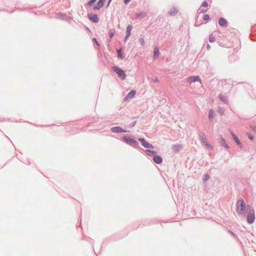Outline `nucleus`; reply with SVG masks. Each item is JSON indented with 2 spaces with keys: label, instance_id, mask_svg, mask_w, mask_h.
I'll list each match as a JSON object with an SVG mask.
<instances>
[{
  "label": "nucleus",
  "instance_id": "14",
  "mask_svg": "<svg viewBox=\"0 0 256 256\" xmlns=\"http://www.w3.org/2000/svg\"><path fill=\"white\" fill-rule=\"evenodd\" d=\"M144 152L149 156H152L154 158V156L157 154V152L154 150H151L150 149H146L144 150Z\"/></svg>",
  "mask_w": 256,
  "mask_h": 256
},
{
  "label": "nucleus",
  "instance_id": "9",
  "mask_svg": "<svg viewBox=\"0 0 256 256\" xmlns=\"http://www.w3.org/2000/svg\"><path fill=\"white\" fill-rule=\"evenodd\" d=\"M128 130H126L120 126H113V133H122V132H127Z\"/></svg>",
  "mask_w": 256,
  "mask_h": 256
},
{
  "label": "nucleus",
  "instance_id": "53",
  "mask_svg": "<svg viewBox=\"0 0 256 256\" xmlns=\"http://www.w3.org/2000/svg\"><path fill=\"white\" fill-rule=\"evenodd\" d=\"M110 0H109V3L110 2Z\"/></svg>",
  "mask_w": 256,
  "mask_h": 256
},
{
  "label": "nucleus",
  "instance_id": "30",
  "mask_svg": "<svg viewBox=\"0 0 256 256\" xmlns=\"http://www.w3.org/2000/svg\"><path fill=\"white\" fill-rule=\"evenodd\" d=\"M216 38L213 36L212 34H211L209 36V41L210 42H215Z\"/></svg>",
  "mask_w": 256,
  "mask_h": 256
},
{
  "label": "nucleus",
  "instance_id": "50",
  "mask_svg": "<svg viewBox=\"0 0 256 256\" xmlns=\"http://www.w3.org/2000/svg\"><path fill=\"white\" fill-rule=\"evenodd\" d=\"M106 0H99L100 2H102L103 4H104V2Z\"/></svg>",
  "mask_w": 256,
  "mask_h": 256
},
{
  "label": "nucleus",
  "instance_id": "20",
  "mask_svg": "<svg viewBox=\"0 0 256 256\" xmlns=\"http://www.w3.org/2000/svg\"><path fill=\"white\" fill-rule=\"evenodd\" d=\"M199 136L202 143H204L206 140V137L204 132H200L199 134Z\"/></svg>",
  "mask_w": 256,
  "mask_h": 256
},
{
  "label": "nucleus",
  "instance_id": "47",
  "mask_svg": "<svg viewBox=\"0 0 256 256\" xmlns=\"http://www.w3.org/2000/svg\"><path fill=\"white\" fill-rule=\"evenodd\" d=\"M201 25V24H198V23H197V22H196V24H195V26H199Z\"/></svg>",
  "mask_w": 256,
  "mask_h": 256
},
{
  "label": "nucleus",
  "instance_id": "36",
  "mask_svg": "<svg viewBox=\"0 0 256 256\" xmlns=\"http://www.w3.org/2000/svg\"><path fill=\"white\" fill-rule=\"evenodd\" d=\"M256 30V24L254 26H251V32H253Z\"/></svg>",
  "mask_w": 256,
  "mask_h": 256
},
{
  "label": "nucleus",
  "instance_id": "42",
  "mask_svg": "<svg viewBox=\"0 0 256 256\" xmlns=\"http://www.w3.org/2000/svg\"><path fill=\"white\" fill-rule=\"evenodd\" d=\"M250 40H251L252 41H256V39H254V38H253V36H252V34H250Z\"/></svg>",
  "mask_w": 256,
  "mask_h": 256
},
{
  "label": "nucleus",
  "instance_id": "3",
  "mask_svg": "<svg viewBox=\"0 0 256 256\" xmlns=\"http://www.w3.org/2000/svg\"><path fill=\"white\" fill-rule=\"evenodd\" d=\"M248 211L246 213L244 214L246 216V222L249 224H253L254 222L256 216H255V212L254 208L250 206H248Z\"/></svg>",
  "mask_w": 256,
  "mask_h": 256
},
{
  "label": "nucleus",
  "instance_id": "51",
  "mask_svg": "<svg viewBox=\"0 0 256 256\" xmlns=\"http://www.w3.org/2000/svg\"><path fill=\"white\" fill-rule=\"evenodd\" d=\"M109 35L110 38H112V33H110Z\"/></svg>",
  "mask_w": 256,
  "mask_h": 256
},
{
  "label": "nucleus",
  "instance_id": "24",
  "mask_svg": "<svg viewBox=\"0 0 256 256\" xmlns=\"http://www.w3.org/2000/svg\"><path fill=\"white\" fill-rule=\"evenodd\" d=\"M132 29V26L131 24L128 25L126 27V34H132L131 32Z\"/></svg>",
  "mask_w": 256,
  "mask_h": 256
},
{
  "label": "nucleus",
  "instance_id": "2",
  "mask_svg": "<svg viewBox=\"0 0 256 256\" xmlns=\"http://www.w3.org/2000/svg\"><path fill=\"white\" fill-rule=\"evenodd\" d=\"M248 206L250 204H246L244 199L240 198L236 202V210L238 214H243L248 211Z\"/></svg>",
  "mask_w": 256,
  "mask_h": 256
},
{
  "label": "nucleus",
  "instance_id": "41",
  "mask_svg": "<svg viewBox=\"0 0 256 256\" xmlns=\"http://www.w3.org/2000/svg\"><path fill=\"white\" fill-rule=\"evenodd\" d=\"M131 0H124V2L125 4L127 5Z\"/></svg>",
  "mask_w": 256,
  "mask_h": 256
},
{
  "label": "nucleus",
  "instance_id": "45",
  "mask_svg": "<svg viewBox=\"0 0 256 256\" xmlns=\"http://www.w3.org/2000/svg\"><path fill=\"white\" fill-rule=\"evenodd\" d=\"M239 118H240V119H242V120H248V118H244V116H239Z\"/></svg>",
  "mask_w": 256,
  "mask_h": 256
},
{
  "label": "nucleus",
  "instance_id": "13",
  "mask_svg": "<svg viewBox=\"0 0 256 256\" xmlns=\"http://www.w3.org/2000/svg\"><path fill=\"white\" fill-rule=\"evenodd\" d=\"M160 49L158 46H156L154 49L153 58L154 59L157 58L160 56Z\"/></svg>",
  "mask_w": 256,
  "mask_h": 256
},
{
  "label": "nucleus",
  "instance_id": "35",
  "mask_svg": "<svg viewBox=\"0 0 256 256\" xmlns=\"http://www.w3.org/2000/svg\"><path fill=\"white\" fill-rule=\"evenodd\" d=\"M96 0H90L88 3V6H92V4L96 2Z\"/></svg>",
  "mask_w": 256,
  "mask_h": 256
},
{
  "label": "nucleus",
  "instance_id": "26",
  "mask_svg": "<svg viewBox=\"0 0 256 256\" xmlns=\"http://www.w3.org/2000/svg\"><path fill=\"white\" fill-rule=\"evenodd\" d=\"M218 112L220 114V116H222L224 113V108L218 106L217 110Z\"/></svg>",
  "mask_w": 256,
  "mask_h": 256
},
{
  "label": "nucleus",
  "instance_id": "10",
  "mask_svg": "<svg viewBox=\"0 0 256 256\" xmlns=\"http://www.w3.org/2000/svg\"><path fill=\"white\" fill-rule=\"evenodd\" d=\"M178 10L174 6L168 11V14L170 16H174L178 14Z\"/></svg>",
  "mask_w": 256,
  "mask_h": 256
},
{
  "label": "nucleus",
  "instance_id": "25",
  "mask_svg": "<svg viewBox=\"0 0 256 256\" xmlns=\"http://www.w3.org/2000/svg\"><path fill=\"white\" fill-rule=\"evenodd\" d=\"M210 178V176L208 174L206 173L202 176L203 182H206Z\"/></svg>",
  "mask_w": 256,
  "mask_h": 256
},
{
  "label": "nucleus",
  "instance_id": "39",
  "mask_svg": "<svg viewBox=\"0 0 256 256\" xmlns=\"http://www.w3.org/2000/svg\"><path fill=\"white\" fill-rule=\"evenodd\" d=\"M152 81H153L154 82H158L159 80H158V78L156 77L154 78V79L152 80Z\"/></svg>",
  "mask_w": 256,
  "mask_h": 256
},
{
  "label": "nucleus",
  "instance_id": "37",
  "mask_svg": "<svg viewBox=\"0 0 256 256\" xmlns=\"http://www.w3.org/2000/svg\"><path fill=\"white\" fill-rule=\"evenodd\" d=\"M250 128L252 129V130L255 132L256 133V126H250Z\"/></svg>",
  "mask_w": 256,
  "mask_h": 256
},
{
  "label": "nucleus",
  "instance_id": "28",
  "mask_svg": "<svg viewBox=\"0 0 256 256\" xmlns=\"http://www.w3.org/2000/svg\"><path fill=\"white\" fill-rule=\"evenodd\" d=\"M202 18H203L204 20L206 21V22H208L211 20L210 16L208 14H204L203 16H202Z\"/></svg>",
  "mask_w": 256,
  "mask_h": 256
},
{
  "label": "nucleus",
  "instance_id": "8",
  "mask_svg": "<svg viewBox=\"0 0 256 256\" xmlns=\"http://www.w3.org/2000/svg\"><path fill=\"white\" fill-rule=\"evenodd\" d=\"M218 24L220 26L226 28L228 26V22L224 18L220 17L218 19Z\"/></svg>",
  "mask_w": 256,
  "mask_h": 256
},
{
  "label": "nucleus",
  "instance_id": "5",
  "mask_svg": "<svg viewBox=\"0 0 256 256\" xmlns=\"http://www.w3.org/2000/svg\"><path fill=\"white\" fill-rule=\"evenodd\" d=\"M138 141H139L141 144L145 148H154V146L148 142L144 138H138Z\"/></svg>",
  "mask_w": 256,
  "mask_h": 256
},
{
  "label": "nucleus",
  "instance_id": "23",
  "mask_svg": "<svg viewBox=\"0 0 256 256\" xmlns=\"http://www.w3.org/2000/svg\"><path fill=\"white\" fill-rule=\"evenodd\" d=\"M219 98L220 101L222 102L224 104H227L228 102V100L226 97L223 96L222 94H220L219 95Z\"/></svg>",
  "mask_w": 256,
  "mask_h": 256
},
{
  "label": "nucleus",
  "instance_id": "11",
  "mask_svg": "<svg viewBox=\"0 0 256 256\" xmlns=\"http://www.w3.org/2000/svg\"><path fill=\"white\" fill-rule=\"evenodd\" d=\"M153 160L156 164H160L162 162V158L160 156L156 154L153 158Z\"/></svg>",
  "mask_w": 256,
  "mask_h": 256
},
{
  "label": "nucleus",
  "instance_id": "31",
  "mask_svg": "<svg viewBox=\"0 0 256 256\" xmlns=\"http://www.w3.org/2000/svg\"><path fill=\"white\" fill-rule=\"evenodd\" d=\"M208 2L206 0H204L201 4V6L204 8H208Z\"/></svg>",
  "mask_w": 256,
  "mask_h": 256
},
{
  "label": "nucleus",
  "instance_id": "38",
  "mask_svg": "<svg viewBox=\"0 0 256 256\" xmlns=\"http://www.w3.org/2000/svg\"><path fill=\"white\" fill-rule=\"evenodd\" d=\"M130 34H126V36L124 37V41L126 42V40L128 39V38L130 36Z\"/></svg>",
  "mask_w": 256,
  "mask_h": 256
},
{
  "label": "nucleus",
  "instance_id": "6",
  "mask_svg": "<svg viewBox=\"0 0 256 256\" xmlns=\"http://www.w3.org/2000/svg\"><path fill=\"white\" fill-rule=\"evenodd\" d=\"M186 80L190 84L196 82H200L202 84V80L198 75L190 76L186 78Z\"/></svg>",
  "mask_w": 256,
  "mask_h": 256
},
{
  "label": "nucleus",
  "instance_id": "22",
  "mask_svg": "<svg viewBox=\"0 0 256 256\" xmlns=\"http://www.w3.org/2000/svg\"><path fill=\"white\" fill-rule=\"evenodd\" d=\"M181 147V144H174L172 146V148L175 152H178Z\"/></svg>",
  "mask_w": 256,
  "mask_h": 256
},
{
  "label": "nucleus",
  "instance_id": "17",
  "mask_svg": "<svg viewBox=\"0 0 256 256\" xmlns=\"http://www.w3.org/2000/svg\"><path fill=\"white\" fill-rule=\"evenodd\" d=\"M104 4L102 2L98 1L96 4H95L92 9L94 10H98L102 7Z\"/></svg>",
  "mask_w": 256,
  "mask_h": 256
},
{
  "label": "nucleus",
  "instance_id": "40",
  "mask_svg": "<svg viewBox=\"0 0 256 256\" xmlns=\"http://www.w3.org/2000/svg\"><path fill=\"white\" fill-rule=\"evenodd\" d=\"M92 40L93 42H96V44L97 45V46H99V44L98 42V41L96 40V38H94L92 39Z\"/></svg>",
  "mask_w": 256,
  "mask_h": 256
},
{
  "label": "nucleus",
  "instance_id": "1",
  "mask_svg": "<svg viewBox=\"0 0 256 256\" xmlns=\"http://www.w3.org/2000/svg\"><path fill=\"white\" fill-rule=\"evenodd\" d=\"M120 140L126 144L133 147L134 148H140L144 150L143 148L140 146L138 140H136L134 137L130 135H124L122 137Z\"/></svg>",
  "mask_w": 256,
  "mask_h": 256
},
{
  "label": "nucleus",
  "instance_id": "49",
  "mask_svg": "<svg viewBox=\"0 0 256 256\" xmlns=\"http://www.w3.org/2000/svg\"><path fill=\"white\" fill-rule=\"evenodd\" d=\"M116 34V31L114 30L113 29V36L115 35Z\"/></svg>",
  "mask_w": 256,
  "mask_h": 256
},
{
  "label": "nucleus",
  "instance_id": "12",
  "mask_svg": "<svg viewBox=\"0 0 256 256\" xmlns=\"http://www.w3.org/2000/svg\"><path fill=\"white\" fill-rule=\"evenodd\" d=\"M147 14H148L146 12L142 11L136 14L134 16L136 18L142 19V18H144L146 16Z\"/></svg>",
  "mask_w": 256,
  "mask_h": 256
},
{
  "label": "nucleus",
  "instance_id": "33",
  "mask_svg": "<svg viewBox=\"0 0 256 256\" xmlns=\"http://www.w3.org/2000/svg\"><path fill=\"white\" fill-rule=\"evenodd\" d=\"M139 42L140 43V44H142V46H144L145 45V42H144V36L140 38L139 39Z\"/></svg>",
  "mask_w": 256,
  "mask_h": 256
},
{
  "label": "nucleus",
  "instance_id": "15",
  "mask_svg": "<svg viewBox=\"0 0 256 256\" xmlns=\"http://www.w3.org/2000/svg\"><path fill=\"white\" fill-rule=\"evenodd\" d=\"M219 143L221 146H223L226 149H228L230 148V146L226 144L225 139L222 136L220 137V139Z\"/></svg>",
  "mask_w": 256,
  "mask_h": 256
},
{
  "label": "nucleus",
  "instance_id": "29",
  "mask_svg": "<svg viewBox=\"0 0 256 256\" xmlns=\"http://www.w3.org/2000/svg\"><path fill=\"white\" fill-rule=\"evenodd\" d=\"M205 146L210 150H213V146L208 142L207 140L205 141V142L204 143Z\"/></svg>",
  "mask_w": 256,
  "mask_h": 256
},
{
  "label": "nucleus",
  "instance_id": "18",
  "mask_svg": "<svg viewBox=\"0 0 256 256\" xmlns=\"http://www.w3.org/2000/svg\"><path fill=\"white\" fill-rule=\"evenodd\" d=\"M136 92L135 90H131L127 94V98H134L136 94Z\"/></svg>",
  "mask_w": 256,
  "mask_h": 256
},
{
  "label": "nucleus",
  "instance_id": "16",
  "mask_svg": "<svg viewBox=\"0 0 256 256\" xmlns=\"http://www.w3.org/2000/svg\"><path fill=\"white\" fill-rule=\"evenodd\" d=\"M88 18L90 20L94 22H98V16L96 14H88Z\"/></svg>",
  "mask_w": 256,
  "mask_h": 256
},
{
  "label": "nucleus",
  "instance_id": "4",
  "mask_svg": "<svg viewBox=\"0 0 256 256\" xmlns=\"http://www.w3.org/2000/svg\"><path fill=\"white\" fill-rule=\"evenodd\" d=\"M113 72H115L118 74L120 80H123L126 79V74L124 70L116 66H113Z\"/></svg>",
  "mask_w": 256,
  "mask_h": 256
},
{
  "label": "nucleus",
  "instance_id": "19",
  "mask_svg": "<svg viewBox=\"0 0 256 256\" xmlns=\"http://www.w3.org/2000/svg\"><path fill=\"white\" fill-rule=\"evenodd\" d=\"M215 116V112L213 109L211 108L209 110L208 118L210 120H211L214 118Z\"/></svg>",
  "mask_w": 256,
  "mask_h": 256
},
{
  "label": "nucleus",
  "instance_id": "32",
  "mask_svg": "<svg viewBox=\"0 0 256 256\" xmlns=\"http://www.w3.org/2000/svg\"><path fill=\"white\" fill-rule=\"evenodd\" d=\"M246 135H247L248 138L250 140H254V136H252V134L251 133H250V132H246Z\"/></svg>",
  "mask_w": 256,
  "mask_h": 256
},
{
  "label": "nucleus",
  "instance_id": "34",
  "mask_svg": "<svg viewBox=\"0 0 256 256\" xmlns=\"http://www.w3.org/2000/svg\"><path fill=\"white\" fill-rule=\"evenodd\" d=\"M136 123V120L133 122H132L128 126V128H132L134 127L135 126Z\"/></svg>",
  "mask_w": 256,
  "mask_h": 256
},
{
  "label": "nucleus",
  "instance_id": "43",
  "mask_svg": "<svg viewBox=\"0 0 256 256\" xmlns=\"http://www.w3.org/2000/svg\"><path fill=\"white\" fill-rule=\"evenodd\" d=\"M206 48L208 50H210V46L208 43L206 44Z\"/></svg>",
  "mask_w": 256,
  "mask_h": 256
},
{
  "label": "nucleus",
  "instance_id": "27",
  "mask_svg": "<svg viewBox=\"0 0 256 256\" xmlns=\"http://www.w3.org/2000/svg\"><path fill=\"white\" fill-rule=\"evenodd\" d=\"M228 232L234 238H236L237 240H240L239 238H238L237 236L230 230H228Z\"/></svg>",
  "mask_w": 256,
  "mask_h": 256
},
{
  "label": "nucleus",
  "instance_id": "21",
  "mask_svg": "<svg viewBox=\"0 0 256 256\" xmlns=\"http://www.w3.org/2000/svg\"><path fill=\"white\" fill-rule=\"evenodd\" d=\"M118 58L120 60H123L124 58V56L122 52V49H117Z\"/></svg>",
  "mask_w": 256,
  "mask_h": 256
},
{
  "label": "nucleus",
  "instance_id": "52",
  "mask_svg": "<svg viewBox=\"0 0 256 256\" xmlns=\"http://www.w3.org/2000/svg\"><path fill=\"white\" fill-rule=\"evenodd\" d=\"M198 19V16L196 18V20L197 21Z\"/></svg>",
  "mask_w": 256,
  "mask_h": 256
},
{
  "label": "nucleus",
  "instance_id": "48",
  "mask_svg": "<svg viewBox=\"0 0 256 256\" xmlns=\"http://www.w3.org/2000/svg\"><path fill=\"white\" fill-rule=\"evenodd\" d=\"M194 213H193V216H195L196 214V210H192Z\"/></svg>",
  "mask_w": 256,
  "mask_h": 256
},
{
  "label": "nucleus",
  "instance_id": "7",
  "mask_svg": "<svg viewBox=\"0 0 256 256\" xmlns=\"http://www.w3.org/2000/svg\"><path fill=\"white\" fill-rule=\"evenodd\" d=\"M230 134L232 136L233 140L235 142L240 148L242 146V143L240 140L238 136L235 134L232 131L230 132Z\"/></svg>",
  "mask_w": 256,
  "mask_h": 256
},
{
  "label": "nucleus",
  "instance_id": "44",
  "mask_svg": "<svg viewBox=\"0 0 256 256\" xmlns=\"http://www.w3.org/2000/svg\"><path fill=\"white\" fill-rule=\"evenodd\" d=\"M206 11H207V10L202 9L201 10L200 12H202V13H205V12H206Z\"/></svg>",
  "mask_w": 256,
  "mask_h": 256
},
{
  "label": "nucleus",
  "instance_id": "46",
  "mask_svg": "<svg viewBox=\"0 0 256 256\" xmlns=\"http://www.w3.org/2000/svg\"><path fill=\"white\" fill-rule=\"evenodd\" d=\"M129 98H127V96H125V98H124V101H126V100H128Z\"/></svg>",
  "mask_w": 256,
  "mask_h": 256
}]
</instances>
